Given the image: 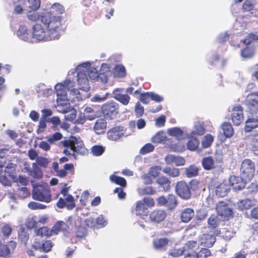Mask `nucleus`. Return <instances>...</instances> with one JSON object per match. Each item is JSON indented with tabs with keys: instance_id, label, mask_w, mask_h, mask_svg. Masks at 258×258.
Here are the masks:
<instances>
[{
	"instance_id": "nucleus-33",
	"label": "nucleus",
	"mask_w": 258,
	"mask_h": 258,
	"mask_svg": "<svg viewBox=\"0 0 258 258\" xmlns=\"http://www.w3.org/2000/svg\"><path fill=\"white\" fill-rule=\"evenodd\" d=\"M57 97H62L64 99L67 97V87L62 83L57 84L54 87Z\"/></svg>"
},
{
	"instance_id": "nucleus-61",
	"label": "nucleus",
	"mask_w": 258,
	"mask_h": 258,
	"mask_svg": "<svg viewBox=\"0 0 258 258\" xmlns=\"http://www.w3.org/2000/svg\"><path fill=\"white\" fill-rule=\"evenodd\" d=\"M29 7L33 11L37 10L40 6V0H28Z\"/></svg>"
},
{
	"instance_id": "nucleus-57",
	"label": "nucleus",
	"mask_w": 258,
	"mask_h": 258,
	"mask_svg": "<svg viewBox=\"0 0 258 258\" xmlns=\"http://www.w3.org/2000/svg\"><path fill=\"white\" fill-rule=\"evenodd\" d=\"M92 152L95 156H100L104 152V148L101 146L95 145L92 147Z\"/></svg>"
},
{
	"instance_id": "nucleus-40",
	"label": "nucleus",
	"mask_w": 258,
	"mask_h": 258,
	"mask_svg": "<svg viewBox=\"0 0 258 258\" xmlns=\"http://www.w3.org/2000/svg\"><path fill=\"white\" fill-rule=\"evenodd\" d=\"M98 73L97 70L93 67L88 69L86 71L85 74L90 80L95 81H98Z\"/></svg>"
},
{
	"instance_id": "nucleus-15",
	"label": "nucleus",
	"mask_w": 258,
	"mask_h": 258,
	"mask_svg": "<svg viewBox=\"0 0 258 258\" xmlns=\"http://www.w3.org/2000/svg\"><path fill=\"white\" fill-rule=\"evenodd\" d=\"M122 127L115 126L108 131L107 137L110 140L116 141L120 139L123 136Z\"/></svg>"
},
{
	"instance_id": "nucleus-26",
	"label": "nucleus",
	"mask_w": 258,
	"mask_h": 258,
	"mask_svg": "<svg viewBox=\"0 0 258 258\" xmlns=\"http://www.w3.org/2000/svg\"><path fill=\"white\" fill-rule=\"evenodd\" d=\"M135 212L137 215L141 216L147 215L148 213V210L142 201H138L137 202Z\"/></svg>"
},
{
	"instance_id": "nucleus-39",
	"label": "nucleus",
	"mask_w": 258,
	"mask_h": 258,
	"mask_svg": "<svg viewBox=\"0 0 258 258\" xmlns=\"http://www.w3.org/2000/svg\"><path fill=\"white\" fill-rule=\"evenodd\" d=\"M206 132L204 124L200 122H197L194 125V130L191 132L192 135L202 136Z\"/></svg>"
},
{
	"instance_id": "nucleus-32",
	"label": "nucleus",
	"mask_w": 258,
	"mask_h": 258,
	"mask_svg": "<svg viewBox=\"0 0 258 258\" xmlns=\"http://www.w3.org/2000/svg\"><path fill=\"white\" fill-rule=\"evenodd\" d=\"M221 128L225 137L229 138L233 136L234 130L230 123L228 122H223L222 124Z\"/></svg>"
},
{
	"instance_id": "nucleus-56",
	"label": "nucleus",
	"mask_w": 258,
	"mask_h": 258,
	"mask_svg": "<svg viewBox=\"0 0 258 258\" xmlns=\"http://www.w3.org/2000/svg\"><path fill=\"white\" fill-rule=\"evenodd\" d=\"M28 207L29 209L35 210L38 209H44L46 208V206L40 203H38L35 202H31L28 205Z\"/></svg>"
},
{
	"instance_id": "nucleus-41",
	"label": "nucleus",
	"mask_w": 258,
	"mask_h": 258,
	"mask_svg": "<svg viewBox=\"0 0 258 258\" xmlns=\"http://www.w3.org/2000/svg\"><path fill=\"white\" fill-rule=\"evenodd\" d=\"M110 180L111 182L120 185L122 187L126 186V181L124 178L112 174L110 176Z\"/></svg>"
},
{
	"instance_id": "nucleus-12",
	"label": "nucleus",
	"mask_w": 258,
	"mask_h": 258,
	"mask_svg": "<svg viewBox=\"0 0 258 258\" xmlns=\"http://www.w3.org/2000/svg\"><path fill=\"white\" fill-rule=\"evenodd\" d=\"M167 217V213L164 210L156 209L151 212L149 215L150 220L156 224L163 221Z\"/></svg>"
},
{
	"instance_id": "nucleus-63",
	"label": "nucleus",
	"mask_w": 258,
	"mask_h": 258,
	"mask_svg": "<svg viewBox=\"0 0 258 258\" xmlns=\"http://www.w3.org/2000/svg\"><path fill=\"white\" fill-rule=\"evenodd\" d=\"M184 258H199V255L195 249H189L185 251Z\"/></svg>"
},
{
	"instance_id": "nucleus-20",
	"label": "nucleus",
	"mask_w": 258,
	"mask_h": 258,
	"mask_svg": "<svg viewBox=\"0 0 258 258\" xmlns=\"http://www.w3.org/2000/svg\"><path fill=\"white\" fill-rule=\"evenodd\" d=\"M82 219L78 217L75 220V225L76 227V236L77 237L83 238L87 234V230L84 227L81 226Z\"/></svg>"
},
{
	"instance_id": "nucleus-29",
	"label": "nucleus",
	"mask_w": 258,
	"mask_h": 258,
	"mask_svg": "<svg viewBox=\"0 0 258 258\" xmlns=\"http://www.w3.org/2000/svg\"><path fill=\"white\" fill-rule=\"evenodd\" d=\"M36 235L41 237H50L52 235V230L47 226H42L35 230Z\"/></svg>"
},
{
	"instance_id": "nucleus-59",
	"label": "nucleus",
	"mask_w": 258,
	"mask_h": 258,
	"mask_svg": "<svg viewBox=\"0 0 258 258\" xmlns=\"http://www.w3.org/2000/svg\"><path fill=\"white\" fill-rule=\"evenodd\" d=\"M151 99V93L147 92L140 94V100L143 104H148Z\"/></svg>"
},
{
	"instance_id": "nucleus-25",
	"label": "nucleus",
	"mask_w": 258,
	"mask_h": 258,
	"mask_svg": "<svg viewBox=\"0 0 258 258\" xmlns=\"http://www.w3.org/2000/svg\"><path fill=\"white\" fill-rule=\"evenodd\" d=\"M156 182L163 188L164 191H168L171 187L170 181L164 176L158 177L156 179Z\"/></svg>"
},
{
	"instance_id": "nucleus-54",
	"label": "nucleus",
	"mask_w": 258,
	"mask_h": 258,
	"mask_svg": "<svg viewBox=\"0 0 258 258\" xmlns=\"http://www.w3.org/2000/svg\"><path fill=\"white\" fill-rule=\"evenodd\" d=\"M95 220L97 229L104 227L107 224V221L104 219L102 215H100L98 216L95 219Z\"/></svg>"
},
{
	"instance_id": "nucleus-34",
	"label": "nucleus",
	"mask_w": 258,
	"mask_h": 258,
	"mask_svg": "<svg viewBox=\"0 0 258 258\" xmlns=\"http://www.w3.org/2000/svg\"><path fill=\"white\" fill-rule=\"evenodd\" d=\"M199 168L195 165H190L185 169V174L188 178H191L198 175Z\"/></svg>"
},
{
	"instance_id": "nucleus-21",
	"label": "nucleus",
	"mask_w": 258,
	"mask_h": 258,
	"mask_svg": "<svg viewBox=\"0 0 258 258\" xmlns=\"http://www.w3.org/2000/svg\"><path fill=\"white\" fill-rule=\"evenodd\" d=\"M257 127H258V115L250 117L246 120L244 130L246 132H249Z\"/></svg>"
},
{
	"instance_id": "nucleus-1",
	"label": "nucleus",
	"mask_w": 258,
	"mask_h": 258,
	"mask_svg": "<svg viewBox=\"0 0 258 258\" xmlns=\"http://www.w3.org/2000/svg\"><path fill=\"white\" fill-rule=\"evenodd\" d=\"M41 22L43 24H36L33 27L32 37L39 41H50L58 39L59 32L62 25V18L53 16L50 12L43 14Z\"/></svg>"
},
{
	"instance_id": "nucleus-16",
	"label": "nucleus",
	"mask_w": 258,
	"mask_h": 258,
	"mask_svg": "<svg viewBox=\"0 0 258 258\" xmlns=\"http://www.w3.org/2000/svg\"><path fill=\"white\" fill-rule=\"evenodd\" d=\"M220 162H218L219 163ZM218 162H215L212 157H204L202 161V165L204 169L210 170L216 168H221V166L218 165Z\"/></svg>"
},
{
	"instance_id": "nucleus-64",
	"label": "nucleus",
	"mask_w": 258,
	"mask_h": 258,
	"mask_svg": "<svg viewBox=\"0 0 258 258\" xmlns=\"http://www.w3.org/2000/svg\"><path fill=\"white\" fill-rule=\"evenodd\" d=\"M211 255L210 250L207 248H203L198 253L199 258H207Z\"/></svg>"
},
{
	"instance_id": "nucleus-52",
	"label": "nucleus",
	"mask_w": 258,
	"mask_h": 258,
	"mask_svg": "<svg viewBox=\"0 0 258 258\" xmlns=\"http://www.w3.org/2000/svg\"><path fill=\"white\" fill-rule=\"evenodd\" d=\"M18 35L22 40L26 41L28 39V30L25 27H21L18 31Z\"/></svg>"
},
{
	"instance_id": "nucleus-46",
	"label": "nucleus",
	"mask_w": 258,
	"mask_h": 258,
	"mask_svg": "<svg viewBox=\"0 0 258 258\" xmlns=\"http://www.w3.org/2000/svg\"><path fill=\"white\" fill-rule=\"evenodd\" d=\"M214 141L213 136L210 134H207L202 141V147L204 148L210 147Z\"/></svg>"
},
{
	"instance_id": "nucleus-23",
	"label": "nucleus",
	"mask_w": 258,
	"mask_h": 258,
	"mask_svg": "<svg viewBox=\"0 0 258 258\" xmlns=\"http://www.w3.org/2000/svg\"><path fill=\"white\" fill-rule=\"evenodd\" d=\"M229 190V185L224 182H222L216 187L215 193L219 197H224L228 194Z\"/></svg>"
},
{
	"instance_id": "nucleus-58",
	"label": "nucleus",
	"mask_w": 258,
	"mask_h": 258,
	"mask_svg": "<svg viewBox=\"0 0 258 258\" xmlns=\"http://www.w3.org/2000/svg\"><path fill=\"white\" fill-rule=\"evenodd\" d=\"M37 165H39L44 168H46L48 165L49 161L46 158L43 157H38L36 159V163Z\"/></svg>"
},
{
	"instance_id": "nucleus-50",
	"label": "nucleus",
	"mask_w": 258,
	"mask_h": 258,
	"mask_svg": "<svg viewBox=\"0 0 258 258\" xmlns=\"http://www.w3.org/2000/svg\"><path fill=\"white\" fill-rule=\"evenodd\" d=\"M85 117L89 120H93L96 117L94 110L90 107H87L84 110Z\"/></svg>"
},
{
	"instance_id": "nucleus-28",
	"label": "nucleus",
	"mask_w": 258,
	"mask_h": 258,
	"mask_svg": "<svg viewBox=\"0 0 258 258\" xmlns=\"http://www.w3.org/2000/svg\"><path fill=\"white\" fill-rule=\"evenodd\" d=\"M28 171L29 172L30 175L34 178L40 179L43 176V173L41 169L36 163H33L32 164V169H31L30 168Z\"/></svg>"
},
{
	"instance_id": "nucleus-47",
	"label": "nucleus",
	"mask_w": 258,
	"mask_h": 258,
	"mask_svg": "<svg viewBox=\"0 0 258 258\" xmlns=\"http://www.w3.org/2000/svg\"><path fill=\"white\" fill-rule=\"evenodd\" d=\"M115 75L119 78H124L126 76L125 67L121 65H117L114 68Z\"/></svg>"
},
{
	"instance_id": "nucleus-43",
	"label": "nucleus",
	"mask_w": 258,
	"mask_h": 258,
	"mask_svg": "<svg viewBox=\"0 0 258 258\" xmlns=\"http://www.w3.org/2000/svg\"><path fill=\"white\" fill-rule=\"evenodd\" d=\"M208 222L210 228L216 230L219 225L220 220L216 216L212 215L209 218Z\"/></svg>"
},
{
	"instance_id": "nucleus-31",
	"label": "nucleus",
	"mask_w": 258,
	"mask_h": 258,
	"mask_svg": "<svg viewBox=\"0 0 258 258\" xmlns=\"http://www.w3.org/2000/svg\"><path fill=\"white\" fill-rule=\"evenodd\" d=\"M67 171H74V166L72 163H67L66 164L63 169H59L56 172V175L60 178H63L66 177L68 174Z\"/></svg>"
},
{
	"instance_id": "nucleus-13",
	"label": "nucleus",
	"mask_w": 258,
	"mask_h": 258,
	"mask_svg": "<svg viewBox=\"0 0 258 258\" xmlns=\"http://www.w3.org/2000/svg\"><path fill=\"white\" fill-rule=\"evenodd\" d=\"M56 205L59 208L66 207L68 210H72L76 206L74 197L71 195L64 198H60Z\"/></svg>"
},
{
	"instance_id": "nucleus-38",
	"label": "nucleus",
	"mask_w": 258,
	"mask_h": 258,
	"mask_svg": "<svg viewBox=\"0 0 258 258\" xmlns=\"http://www.w3.org/2000/svg\"><path fill=\"white\" fill-rule=\"evenodd\" d=\"M29 238V234L24 228H20L18 230V239L22 243L26 244Z\"/></svg>"
},
{
	"instance_id": "nucleus-48",
	"label": "nucleus",
	"mask_w": 258,
	"mask_h": 258,
	"mask_svg": "<svg viewBox=\"0 0 258 258\" xmlns=\"http://www.w3.org/2000/svg\"><path fill=\"white\" fill-rule=\"evenodd\" d=\"M30 196V192L28 188L23 187L18 190V197L24 199Z\"/></svg>"
},
{
	"instance_id": "nucleus-30",
	"label": "nucleus",
	"mask_w": 258,
	"mask_h": 258,
	"mask_svg": "<svg viewBox=\"0 0 258 258\" xmlns=\"http://www.w3.org/2000/svg\"><path fill=\"white\" fill-rule=\"evenodd\" d=\"M77 81L81 89L85 90L88 88L89 80L86 74H83L82 72L78 73Z\"/></svg>"
},
{
	"instance_id": "nucleus-27",
	"label": "nucleus",
	"mask_w": 258,
	"mask_h": 258,
	"mask_svg": "<svg viewBox=\"0 0 258 258\" xmlns=\"http://www.w3.org/2000/svg\"><path fill=\"white\" fill-rule=\"evenodd\" d=\"M237 205L240 211H244L250 209L253 205L252 200L245 199L237 202Z\"/></svg>"
},
{
	"instance_id": "nucleus-51",
	"label": "nucleus",
	"mask_w": 258,
	"mask_h": 258,
	"mask_svg": "<svg viewBox=\"0 0 258 258\" xmlns=\"http://www.w3.org/2000/svg\"><path fill=\"white\" fill-rule=\"evenodd\" d=\"M161 170V168L160 166H154L150 168L148 173L151 178L155 179L159 176Z\"/></svg>"
},
{
	"instance_id": "nucleus-35",
	"label": "nucleus",
	"mask_w": 258,
	"mask_h": 258,
	"mask_svg": "<svg viewBox=\"0 0 258 258\" xmlns=\"http://www.w3.org/2000/svg\"><path fill=\"white\" fill-rule=\"evenodd\" d=\"M255 53L254 47L251 46H246L241 50L240 54L244 58H251Z\"/></svg>"
},
{
	"instance_id": "nucleus-22",
	"label": "nucleus",
	"mask_w": 258,
	"mask_h": 258,
	"mask_svg": "<svg viewBox=\"0 0 258 258\" xmlns=\"http://www.w3.org/2000/svg\"><path fill=\"white\" fill-rule=\"evenodd\" d=\"M106 125L107 123L104 119H98L95 123L94 130L98 135L102 134L105 132Z\"/></svg>"
},
{
	"instance_id": "nucleus-10",
	"label": "nucleus",
	"mask_w": 258,
	"mask_h": 258,
	"mask_svg": "<svg viewBox=\"0 0 258 258\" xmlns=\"http://www.w3.org/2000/svg\"><path fill=\"white\" fill-rule=\"evenodd\" d=\"M231 119L235 125H239L243 121V108L240 105L234 106L232 109Z\"/></svg>"
},
{
	"instance_id": "nucleus-55",
	"label": "nucleus",
	"mask_w": 258,
	"mask_h": 258,
	"mask_svg": "<svg viewBox=\"0 0 258 258\" xmlns=\"http://www.w3.org/2000/svg\"><path fill=\"white\" fill-rule=\"evenodd\" d=\"M15 165L13 163L8 164L5 169L6 176L12 177L15 172Z\"/></svg>"
},
{
	"instance_id": "nucleus-60",
	"label": "nucleus",
	"mask_w": 258,
	"mask_h": 258,
	"mask_svg": "<svg viewBox=\"0 0 258 258\" xmlns=\"http://www.w3.org/2000/svg\"><path fill=\"white\" fill-rule=\"evenodd\" d=\"M84 222L87 227L90 228L97 229L96 220L95 218L92 217L88 218L85 219Z\"/></svg>"
},
{
	"instance_id": "nucleus-42",
	"label": "nucleus",
	"mask_w": 258,
	"mask_h": 258,
	"mask_svg": "<svg viewBox=\"0 0 258 258\" xmlns=\"http://www.w3.org/2000/svg\"><path fill=\"white\" fill-rule=\"evenodd\" d=\"M167 132L169 135L175 137L177 139L181 138L183 136V131L178 127L169 128L167 130Z\"/></svg>"
},
{
	"instance_id": "nucleus-24",
	"label": "nucleus",
	"mask_w": 258,
	"mask_h": 258,
	"mask_svg": "<svg viewBox=\"0 0 258 258\" xmlns=\"http://www.w3.org/2000/svg\"><path fill=\"white\" fill-rule=\"evenodd\" d=\"M114 98L124 105L128 104L130 101V97L127 94H123L119 92L118 90H115L113 92Z\"/></svg>"
},
{
	"instance_id": "nucleus-45",
	"label": "nucleus",
	"mask_w": 258,
	"mask_h": 258,
	"mask_svg": "<svg viewBox=\"0 0 258 258\" xmlns=\"http://www.w3.org/2000/svg\"><path fill=\"white\" fill-rule=\"evenodd\" d=\"M199 141L197 139L191 137L187 143V149L190 151H195L199 147Z\"/></svg>"
},
{
	"instance_id": "nucleus-19",
	"label": "nucleus",
	"mask_w": 258,
	"mask_h": 258,
	"mask_svg": "<svg viewBox=\"0 0 258 258\" xmlns=\"http://www.w3.org/2000/svg\"><path fill=\"white\" fill-rule=\"evenodd\" d=\"M165 160L168 164H175L176 166H182L185 163V160L183 157L173 155H167L165 158Z\"/></svg>"
},
{
	"instance_id": "nucleus-37",
	"label": "nucleus",
	"mask_w": 258,
	"mask_h": 258,
	"mask_svg": "<svg viewBox=\"0 0 258 258\" xmlns=\"http://www.w3.org/2000/svg\"><path fill=\"white\" fill-rule=\"evenodd\" d=\"M73 151L74 152L72 154L73 156L75 155V153L84 155L87 153V150L82 143H76V145L75 143Z\"/></svg>"
},
{
	"instance_id": "nucleus-18",
	"label": "nucleus",
	"mask_w": 258,
	"mask_h": 258,
	"mask_svg": "<svg viewBox=\"0 0 258 258\" xmlns=\"http://www.w3.org/2000/svg\"><path fill=\"white\" fill-rule=\"evenodd\" d=\"M201 244L207 247H212L216 241L215 237L212 234H203L200 237Z\"/></svg>"
},
{
	"instance_id": "nucleus-62",
	"label": "nucleus",
	"mask_w": 258,
	"mask_h": 258,
	"mask_svg": "<svg viewBox=\"0 0 258 258\" xmlns=\"http://www.w3.org/2000/svg\"><path fill=\"white\" fill-rule=\"evenodd\" d=\"M52 12L58 13V14H62L64 12V9L63 7L58 3H55L53 4L51 7Z\"/></svg>"
},
{
	"instance_id": "nucleus-11",
	"label": "nucleus",
	"mask_w": 258,
	"mask_h": 258,
	"mask_svg": "<svg viewBox=\"0 0 258 258\" xmlns=\"http://www.w3.org/2000/svg\"><path fill=\"white\" fill-rule=\"evenodd\" d=\"M230 185L236 190H240L244 188L247 182L242 179V177L236 175H231L229 178Z\"/></svg>"
},
{
	"instance_id": "nucleus-9",
	"label": "nucleus",
	"mask_w": 258,
	"mask_h": 258,
	"mask_svg": "<svg viewBox=\"0 0 258 258\" xmlns=\"http://www.w3.org/2000/svg\"><path fill=\"white\" fill-rule=\"evenodd\" d=\"M175 190L178 195L183 199L188 200L191 197L190 187L185 181L177 182Z\"/></svg>"
},
{
	"instance_id": "nucleus-17",
	"label": "nucleus",
	"mask_w": 258,
	"mask_h": 258,
	"mask_svg": "<svg viewBox=\"0 0 258 258\" xmlns=\"http://www.w3.org/2000/svg\"><path fill=\"white\" fill-rule=\"evenodd\" d=\"M194 210L191 208H187L182 210L180 218L182 222L188 223L194 218Z\"/></svg>"
},
{
	"instance_id": "nucleus-53",
	"label": "nucleus",
	"mask_w": 258,
	"mask_h": 258,
	"mask_svg": "<svg viewBox=\"0 0 258 258\" xmlns=\"http://www.w3.org/2000/svg\"><path fill=\"white\" fill-rule=\"evenodd\" d=\"M155 149L154 146L151 143L145 144L140 151V153L142 155H145L151 152H152Z\"/></svg>"
},
{
	"instance_id": "nucleus-36",
	"label": "nucleus",
	"mask_w": 258,
	"mask_h": 258,
	"mask_svg": "<svg viewBox=\"0 0 258 258\" xmlns=\"http://www.w3.org/2000/svg\"><path fill=\"white\" fill-rule=\"evenodd\" d=\"M151 140L155 144L165 143L167 141V137L164 132H158L152 137Z\"/></svg>"
},
{
	"instance_id": "nucleus-14",
	"label": "nucleus",
	"mask_w": 258,
	"mask_h": 258,
	"mask_svg": "<svg viewBox=\"0 0 258 258\" xmlns=\"http://www.w3.org/2000/svg\"><path fill=\"white\" fill-rule=\"evenodd\" d=\"M69 229L70 227L67 223L63 221H58L51 228L52 235H57L60 232L64 234L69 233Z\"/></svg>"
},
{
	"instance_id": "nucleus-5",
	"label": "nucleus",
	"mask_w": 258,
	"mask_h": 258,
	"mask_svg": "<svg viewBox=\"0 0 258 258\" xmlns=\"http://www.w3.org/2000/svg\"><path fill=\"white\" fill-rule=\"evenodd\" d=\"M245 104L249 117L258 115V92L249 94L245 100Z\"/></svg>"
},
{
	"instance_id": "nucleus-2",
	"label": "nucleus",
	"mask_w": 258,
	"mask_h": 258,
	"mask_svg": "<svg viewBox=\"0 0 258 258\" xmlns=\"http://www.w3.org/2000/svg\"><path fill=\"white\" fill-rule=\"evenodd\" d=\"M101 111L104 118L107 120L115 119L119 112V105L114 101H109L102 104Z\"/></svg>"
},
{
	"instance_id": "nucleus-3",
	"label": "nucleus",
	"mask_w": 258,
	"mask_h": 258,
	"mask_svg": "<svg viewBox=\"0 0 258 258\" xmlns=\"http://www.w3.org/2000/svg\"><path fill=\"white\" fill-rule=\"evenodd\" d=\"M32 198L37 201L50 202L51 201V195L49 187L42 185L34 186L32 191Z\"/></svg>"
},
{
	"instance_id": "nucleus-8",
	"label": "nucleus",
	"mask_w": 258,
	"mask_h": 258,
	"mask_svg": "<svg viewBox=\"0 0 258 258\" xmlns=\"http://www.w3.org/2000/svg\"><path fill=\"white\" fill-rule=\"evenodd\" d=\"M53 243L51 240H41L35 238L32 244V247L36 250L40 252H48L51 250Z\"/></svg>"
},
{
	"instance_id": "nucleus-44",
	"label": "nucleus",
	"mask_w": 258,
	"mask_h": 258,
	"mask_svg": "<svg viewBox=\"0 0 258 258\" xmlns=\"http://www.w3.org/2000/svg\"><path fill=\"white\" fill-rule=\"evenodd\" d=\"M163 172L171 177H177L179 175L180 171L178 168L167 167L163 169Z\"/></svg>"
},
{
	"instance_id": "nucleus-4",
	"label": "nucleus",
	"mask_w": 258,
	"mask_h": 258,
	"mask_svg": "<svg viewBox=\"0 0 258 258\" xmlns=\"http://www.w3.org/2000/svg\"><path fill=\"white\" fill-rule=\"evenodd\" d=\"M255 171V163L249 159L243 160L241 164L240 175L245 181H250Z\"/></svg>"
},
{
	"instance_id": "nucleus-49",
	"label": "nucleus",
	"mask_w": 258,
	"mask_h": 258,
	"mask_svg": "<svg viewBox=\"0 0 258 258\" xmlns=\"http://www.w3.org/2000/svg\"><path fill=\"white\" fill-rule=\"evenodd\" d=\"M168 243V240L167 238L158 239L154 240V244L156 248H161L165 247Z\"/></svg>"
},
{
	"instance_id": "nucleus-6",
	"label": "nucleus",
	"mask_w": 258,
	"mask_h": 258,
	"mask_svg": "<svg viewBox=\"0 0 258 258\" xmlns=\"http://www.w3.org/2000/svg\"><path fill=\"white\" fill-rule=\"evenodd\" d=\"M156 201L158 206L166 207L170 210L175 209L178 204L177 199L173 194H169L167 197L164 196H160Z\"/></svg>"
},
{
	"instance_id": "nucleus-7",
	"label": "nucleus",
	"mask_w": 258,
	"mask_h": 258,
	"mask_svg": "<svg viewBox=\"0 0 258 258\" xmlns=\"http://www.w3.org/2000/svg\"><path fill=\"white\" fill-rule=\"evenodd\" d=\"M216 210L217 214L224 221L229 220L233 217L232 209L224 202H220L217 205Z\"/></svg>"
}]
</instances>
